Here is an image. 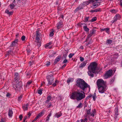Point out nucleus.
I'll list each match as a JSON object with an SVG mask.
<instances>
[{"label": "nucleus", "mask_w": 122, "mask_h": 122, "mask_svg": "<svg viewBox=\"0 0 122 122\" xmlns=\"http://www.w3.org/2000/svg\"><path fill=\"white\" fill-rule=\"evenodd\" d=\"M51 96L49 95L47 97V100L46 101V103H48L51 100Z\"/></svg>", "instance_id": "obj_24"}, {"label": "nucleus", "mask_w": 122, "mask_h": 122, "mask_svg": "<svg viewBox=\"0 0 122 122\" xmlns=\"http://www.w3.org/2000/svg\"><path fill=\"white\" fill-rule=\"evenodd\" d=\"M99 0H95V1L96 2H95V3L93 4V5L91 6V7L92 9H94L99 5L100 4V2L98 1Z\"/></svg>", "instance_id": "obj_10"}, {"label": "nucleus", "mask_w": 122, "mask_h": 122, "mask_svg": "<svg viewBox=\"0 0 122 122\" xmlns=\"http://www.w3.org/2000/svg\"><path fill=\"white\" fill-rule=\"evenodd\" d=\"M18 42V39H16L15 40L12 42L10 45V46L13 47L15 46L17 44Z\"/></svg>", "instance_id": "obj_13"}, {"label": "nucleus", "mask_w": 122, "mask_h": 122, "mask_svg": "<svg viewBox=\"0 0 122 122\" xmlns=\"http://www.w3.org/2000/svg\"><path fill=\"white\" fill-rule=\"evenodd\" d=\"M43 112H41L37 116L39 118L42 116L43 115Z\"/></svg>", "instance_id": "obj_31"}, {"label": "nucleus", "mask_w": 122, "mask_h": 122, "mask_svg": "<svg viewBox=\"0 0 122 122\" xmlns=\"http://www.w3.org/2000/svg\"><path fill=\"white\" fill-rule=\"evenodd\" d=\"M50 73L51 76L50 75H48L47 76V79L48 81V85H51V84L53 82V75H52V72H51Z\"/></svg>", "instance_id": "obj_5"}, {"label": "nucleus", "mask_w": 122, "mask_h": 122, "mask_svg": "<svg viewBox=\"0 0 122 122\" xmlns=\"http://www.w3.org/2000/svg\"><path fill=\"white\" fill-rule=\"evenodd\" d=\"M90 3L89 2V1H86L85 2H84V4L86 5H88Z\"/></svg>", "instance_id": "obj_51"}, {"label": "nucleus", "mask_w": 122, "mask_h": 122, "mask_svg": "<svg viewBox=\"0 0 122 122\" xmlns=\"http://www.w3.org/2000/svg\"><path fill=\"white\" fill-rule=\"evenodd\" d=\"M115 118H117V116L118 115V108L116 107L115 110Z\"/></svg>", "instance_id": "obj_17"}, {"label": "nucleus", "mask_w": 122, "mask_h": 122, "mask_svg": "<svg viewBox=\"0 0 122 122\" xmlns=\"http://www.w3.org/2000/svg\"><path fill=\"white\" fill-rule=\"evenodd\" d=\"M22 118L23 117L22 115H20L19 116V118H20V120H21L22 119Z\"/></svg>", "instance_id": "obj_55"}, {"label": "nucleus", "mask_w": 122, "mask_h": 122, "mask_svg": "<svg viewBox=\"0 0 122 122\" xmlns=\"http://www.w3.org/2000/svg\"><path fill=\"white\" fill-rule=\"evenodd\" d=\"M38 118H39L37 116L32 121V122L36 121Z\"/></svg>", "instance_id": "obj_50"}, {"label": "nucleus", "mask_w": 122, "mask_h": 122, "mask_svg": "<svg viewBox=\"0 0 122 122\" xmlns=\"http://www.w3.org/2000/svg\"><path fill=\"white\" fill-rule=\"evenodd\" d=\"M42 90L41 89H40L38 91V93L40 95H41L42 93Z\"/></svg>", "instance_id": "obj_43"}, {"label": "nucleus", "mask_w": 122, "mask_h": 122, "mask_svg": "<svg viewBox=\"0 0 122 122\" xmlns=\"http://www.w3.org/2000/svg\"><path fill=\"white\" fill-rule=\"evenodd\" d=\"M60 56H58L55 59L54 62L55 64L56 63L60 60Z\"/></svg>", "instance_id": "obj_23"}, {"label": "nucleus", "mask_w": 122, "mask_h": 122, "mask_svg": "<svg viewBox=\"0 0 122 122\" xmlns=\"http://www.w3.org/2000/svg\"><path fill=\"white\" fill-rule=\"evenodd\" d=\"M110 11L112 13H116V12H117V10H116L115 9H113L112 10H110Z\"/></svg>", "instance_id": "obj_34"}, {"label": "nucleus", "mask_w": 122, "mask_h": 122, "mask_svg": "<svg viewBox=\"0 0 122 122\" xmlns=\"http://www.w3.org/2000/svg\"><path fill=\"white\" fill-rule=\"evenodd\" d=\"M83 28L85 31L87 32L89 31V29L86 26H84Z\"/></svg>", "instance_id": "obj_30"}, {"label": "nucleus", "mask_w": 122, "mask_h": 122, "mask_svg": "<svg viewBox=\"0 0 122 122\" xmlns=\"http://www.w3.org/2000/svg\"><path fill=\"white\" fill-rule=\"evenodd\" d=\"M13 12H9V13L8 14L9 15H11L12 14Z\"/></svg>", "instance_id": "obj_62"}, {"label": "nucleus", "mask_w": 122, "mask_h": 122, "mask_svg": "<svg viewBox=\"0 0 122 122\" xmlns=\"http://www.w3.org/2000/svg\"><path fill=\"white\" fill-rule=\"evenodd\" d=\"M32 81H29L28 82L26 85V87L28 86L29 85L32 83Z\"/></svg>", "instance_id": "obj_38"}, {"label": "nucleus", "mask_w": 122, "mask_h": 122, "mask_svg": "<svg viewBox=\"0 0 122 122\" xmlns=\"http://www.w3.org/2000/svg\"><path fill=\"white\" fill-rule=\"evenodd\" d=\"M9 12L8 10H6L5 11V12L8 14L9 13Z\"/></svg>", "instance_id": "obj_61"}, {"label": "nucleus", "mask_w": 122, "mask_h": 122, "mask_svg": "<svg viewBox=\"0 0 122 122\" xmlns=\"http://www.w3.org/2000/svg\"><path fill=\"white\" fill-rule=\"evenodd\" d=\"M62 115V114L61 112H59L56 113L55 114V116L57 118H59L61 117Z\"/></svg>", "instance_id": "obj_26"}, {"label": "nucleus", "mask_w": 122, "mask_h": 122, "mask_svg": "<svg viewBox=\"0 0 122 122\" xmlns=\"http://www.w3.org/2000/svg\"><path fill=\"white\" fill-rule=\"evenodd\" d=\"M96 30L94 29H93L90 31V34L88 35L87 38H89L91 37L93 35L96 33Z\"/></svg>", "instance_id": "obj_11"}, {"label": "nucleus", "mask_w": 122, "mask_h": 122, "mask_svg": "<svg viewBox=\"0 0 122 122\" xmlns=\"http://www.w3.org/2000/svg\"><path fill=\"white\" fill-rule=\"evenodd\" d=\"M89 2H94L95 1V0H89Z\"/></svg>", "instance_id": "obj_57"}, {"label": "nucleus", "mask_w": 122, "mask_h": 122, "mask_svg": "<svg viewBox=\"0 0 122 122\" xmlns=\"http://www.w3.org/2000/svg\"><path fill=\"white\" fill-rule=\"evenodd\" d=\"M15 77H16L18 76V73H16L15 74Z\"/></svg>", "instance_id": "obj_59"}, {"label": "nucleus", "mask_w": 122, "mask_h": 122, "mask_svg": "<svg viewBox=\"0 0 122 122\" xmlns=\"http://www.w3.org/2000/svg\"><path fill=\"white\" fill-rule=\"evenodd\" d=\"M74 55V54L70 53L68 56V57L70 58H71Z\"/></svg>", "instance_id": "obj_45"}, {"label": "nucleus", "mask_w": 122, "mask_h": 122, "mask_svg": "<svg viewBox=\"0 0 122 122\" xmlns=\"http://www.w3.org/2000/svg\"><path fill=\"white\" fill-rule=\"evenodd\" d=\"M20 35L19 33L17 34L16 35V38H18L19 37Z\"/></svg>", "instance_id": "obj_54"}, {"label": "nucleus", "mask_w": 122, "mask_h": 122, "mask_svg": "<svg viewBox=\"0 0 122 122\" xmlns=\"http://www.w3.org/2000/svg\"><path fill=\"white\" fill-rule=\"evenodd\" d=\"M46 104H48L47 105H46V107L47 108H50L51 107H52V105L51 104V103L48 104V103H46Z\"/></svg>", "instance_id": "obj_29"}, {"label": "nucleus", "mask_w": 122, "mask_h": 122, "mask_svg": "<svg viewBox=\"0 0 122 122\" xmlns=\"http://www.w3.org/2000/svg\"><path fill=\"white\" fill-rule=\"evenodd\" d=\"M58 82V81L56 80L55 81V82L53 84H52V85L53 86H55L56 85V84Z\"/></svg>", "instance_id": "obj_39"}, {"label": "nucleus", "mask_w": 122, "mask_h": 122, "mask_svg": "<svg viewBox=\"0 0 122 122\" xmlns=\"http://www.w3.org/2000/svg\"><path fill=\"white\" fill-rule=\"evenodd\" d=\"M112 41L110 40H108L107 41V42L108 44H110L112 43Z\"/></svg>", "instance_id": "obj_46"}, {"label": "nucleus", "mask_w": 122, "mask_h": 122, "mask_svg": "<svg viewBox=\"0 0 122 122\" xmlns=\"http://www.w3.org/2000/svg\"><path fill=\"white\" fill-rule=\"evenodd\" d=\"M76 85L83 90L87 87H89V86L82 79H78L76 81Z\"/></svg>", "instance_id": "obj_2"}, {"label": "nucleus", "mask_w": 122, "mask_h": 122, "mask_svg": "<svg viewBox=\"0 0 122 122\" xmlns=\"http://www.w3.org/2000/svg\"><path fill=\"white\" fill-rule=\"evenodd\" d=\"M36 40H38L39 39H40V37L41 34L39 30H37L36 31Z\"/></svg>", "instance_id": "obj_15"}, {"label": "nucleus", "mask_w": 122, "mask_h": 122, "mask_svg": "<svg viewBox=\"0 0 122 122\" xmlns=\"http://www.w3.org/2000/svg\"><path fill=\"white\" fill-rule=\"evenodd\" d=\"M120 5L122 7V0L120 1Z\"/></svg>", "instance_id": "obj_64"}, {"label": "nucleus", "mask_w": 122, "mask_h": 122, "mask_svg": "<svg viewBox=\"0 0 122 122\" xmlns=\"http://www.w3.org/2000/svg\"><path fill=\"white\" fill-rule=\"evenodd\" d=\"M66 66V65L65 64L62 66V68H64V67H65Z\"/></svg>", "instance_id": "obj_63"}, {"label": "nucleus", "mask_w": 122, "mask_h": 122, "mask_svg": "<svg viewBox=\"0 0 122 122\" xmlns=\"http://www.w3.org/2000/svg\"><path fill=\"white\" fill-rule=\"evenodd\" d=\"M22 95H21L18 97V100L20 102L21 101V99L22 97Z\"/></svg>", "instance_id": "obj_37"}, {"label": "nucleus", "mask_w": 122, "mask_h": 122, "mask_svg": "<svg viewBox=\"0 0 122 122\" xmlns=\"http://www.w3.org/2000/svg\"><path fill=\"white\" fill-rule=\"evenodd\" d=\"M89 18V17H84V21L85 22H87L88 21Z\"/></svg>", "instance_id": "obj_36"}, {"label": "nucleus", "mask_w": 122, "mask_h": 122, "mask_svg": "<svg viewBox=\"0 0 122 122\" xmlns=\"http://www.w3.org/2000/svg\"><path fill=\"white\" fill-rule=\"evenodd\" d=\"M109 28H105L104 29H102L101 30L102 31L106 30V32L107 33H108L109 32Z\"/></svg>", "instance_id": "obj_33"}, {"label": "nucleus", "mask_w": 122, "mask_h": 122, "mask_svg": "<svg viewBox=\"0 0 122 122\" xmlns=\"http://www.w3.org/2000/svg\"><path fill=\"white\" fill-rule=\"evenodd\" d=\"M97 85L98 87L106 86V83L102 79H98L97 81Z\"/></svg>", "instance_id": "obj_4"}, {"label": "nucleus", "mask_w": 122, "mask_h": 122, "mask_svg": "<svg viewBox=\"0 0 122 122\" xmlns=\"http://www.w3.org/2000/svg\"><path fill=\"white\" fill-rule=\"evenodd\" d=\"M87 61L86 60L82 62L80 64L79 67L81 68H83L84 67L87 63Z\"/></svg>", "instance_id": "obj_18"}, {"label": "nucleus", "mask_w": 122, "mask_h": 122, "mask_svg": "<svg viewBox=\"0 0 122 122\" xmlns=\"http://www.w3.org/2000/svg\"><path fill=\"white\" fill-rule=\"evenodd\" d=\"M98 88L99 92L100 93H103L106 91L107 86H106L100 87H98Z\"/></svg>", "instance_id": "obj_7"}, {"label": "nucleus", "mask_w": 122, "mask_h": 122, "mask_svg": "<svg viewBox=\"0 0 122 122\" xmlns=\"http://www.w3.org/2000/svg\"><path fill=\"white\" fill-rule=\"evenodd\" d=\"M96 113L95 110V109L93 110L92 112L91 113V116L94 117V116L95 114Z\"/></svg>", "instance_id": "obj_28"}, {"label": "nucleus", "mask_w": 122, "mask_h": 122, "mask_svg": "<svg viewBox=\"0 0 122 122\" xmlns=\"http://www.w3.org/2000/svg\"><path fill=\"white\" fill-rule=\"evenodd\" d=\"M88 70L89 71L88 72V75L92 77H93L94 76L93 73H95V71L93 72L92 70Z\"/></svg>", "instance_id": "obj_12"}, {"label": "nucleus", "mask_w": 122, "mask_h": 122, "mask_svg": "<svg viewBox=\"0 0 122 122\" xmlns=\"http://www.w3.org/2000/svg\"><path fill=\"white\" fill-rule=\"evenodd\" d=\"M28 107L29 105L28 104H27L23 106L22 107L24 111H26L27 110Z\"/></svg>", "instance_id": "obj_19"}, {"label": "nucleus", "mask_w": 122, "mask_h": 122, "mask_svg": "<svg viewBox=\"0 0 122 122\" xmlns=\"http://www.w3.org/2000/svg\"><path fill=\"white\" fill-rule=\"evenodd\" d=\"M81 8L80 7H77L76 9L75 12H76L78 11L79 10H81Z\"/></svg>", "instance_id": "obj_41"}, {"label": "nucleus", "mask_w": 122, "mask_h": 122, "mask_svg": "<svg viewBox=\"0 0 122 122\" xmlns=\"http://www.w3.org/2000/svg\"><path fill=\"white\" fill-rule=\"evenodd\" d=\"M31 115V113L30 112H29L27 114V116H26L27 117V118L28 119L29 118L30 116Z\"/></svg>", "instance_id": "obj_49"}, {"label": "nucleus", "mask_w": 122, "mask_h": 122, "mask_svg": "<svg viewBox=\"0 0 122 122\" xmlns=\"http://www.w3.org/2000/svg\"><path fill=\"white\" fill-rule=\"evenodd\" d=\"M73 81V79L69 78L67 81V82L69 84L70 82H72Z\"/></svg>", "instance_id": "obj_25"}, {"label": "nucleus", "mask_w": 122, "mask_h": 122, "mask_svg": "<svg viewBox=\"0 0 122 122\" xmlns=\"http://www.w3.org/2000/svg\"><path fill=\"white\" fill-rule=\"evenodd\" d=\"M112 70H109L104 75V77L105 79H107L112 74Z\"/></svg>", "instance_id": "obj_8"}, {"label": "nucleus", "mask_w": 122, "mask_h": 122, "mask_svg": "<svg viewBox=\"0 0 122 122\" xmlns=\"http://www.w3.org/2000/svg\"><path fill=\"white\" fill-rule=\"evenodd\" d=\"M10 6L11 9H13L15 5L14 4H12L10 5Z\"/></svg>", "instance_id": "obj_42"}, {"label": "nucleus", "mask_w": 122, "mask_h": 122, "mask_svg": "<svg viewBox=\"0 0 122 122\" xmlns=\"http://www.w3.org/2000/svg\"><path fill=\"white\" fill-rule=\"evenodd\" d=\"M82 104L81 102H80L77 107V108H81L82 107Z\"/></svg>", "instance_id": "obj_35"}, {"label": "nucleus", "mask_w": 122, "mask_h": 122, "mask_svg": "<svg viewBox=\"0 0 122 122\" xmlns=\"http://www.w3.org/2000/svg\"><path fill=\"white\" fill-rule=\"evenodd\" d=\"M121 18V16L119 14H116L113 20H112L111 22L112 23L116 21L117 20L120 19Z\"/></svg>", "instance_id": "obj_9"}, {"label": "nucleus", "mask_w": 122, "mask_h": 122, "mask_svg": "<svg viewBox=\"0 0 122 122\" xmlns=\"http://www.w3.org/2000/svg\"><path fill=\"white\" fill-rule=\"evenodd\" d=\"M18 3H20L22 2V3H23L24 1V0H16Z\"/></svg>", "instance_id": "obj_47"}, {"label": "nucleus", "mask_w": 122, "mask_h": 122, "mask_svg": "<svg viewBox=\"0 0 122 122\" xmlns=\"http://www.w3.org/2000/svg\"><path fill=\"white\" fill-rule=\"evenodd\" d=\"M50 120V118L48 117V116L47 117L46 119V121H49Z\"/></svg>", "instance_id": "obj_60"}, {"label": "nucleus", "mask_w": 122, "mask_h": 122, "mask_svg": "<svg viewBox=\"0 0 122 122\" xmlns=\"http://www.w3.org/2000/svg\"><path fill=\"white\" fill-rule=\"evenodd\" d=\"M90 11L91 12H97L101 11V10L100 8H98L97 9L94 10H91Z\"/></svg>", "instance_id": "obj_22"}, {"label": "nucleus", "mask_w": 122, "mask_h": 122, "mask_svg": "<svg viewBox=\"0 0 122 122\" xmlns=\"http://www.w3.org/2000/svg\"><path fill=\"white\" fill-rule=\"evenodd\" d=\"M13 112L10 109H9L8 112V115L10 117H11L12 115Z\"/></svg>", "instance_id": "obj_21"}, {"label": "nucleus", "mask_w": 122, "mask_h": 122, "mask_svg": "<svg viewBox=\"0 0 122 122\" xmlns=\"http://www.w3.org/2000/svg\"><path fill=\"white\" fill-rule=\"evenodd\" d=\"M97 19V18L96 17H94L93 18L92 20H91V21L93 22L95 21Z\"/></svg>", "instance_id": "obj_40"}, {"label": "nucleus", "mask_w": 122, "mask_h": 122, "mask_svg": "<svg viewBox=\"0 0 122 122\" xmlns=\"http://www.w3.org/2000/svg\"><path fill=\"white\" fill-rule=\"evenodd\" d=\"M25 36H22L21 39L22 41H24L25 40Z\"/></svg>", "instance_id": "obj_48"}, {"label": "nucleus", "mask_w": 122, "mask_h": 122, "mask_svg": "<svg viewBox=\"0 0 122 122\" xmlns=\"http://www.w3.org/2000/svg\"><path fill=\"white\" fill-rule=\"evenodd\" d=\"M91 111V109H89V110H86V115H87H87H89L90 116H91V113L90 112Z\"/></svg>", "instance_id": "obj_27"}, {"label": "nucleus", "mask_w": 122, "mask_h": 122, "mask_svg": "<svg viewBox=\"0 0 122 122\" xmlns=\"http://www.w3.org/2000/svg\"><path fill=\"white\" fill-rule=\"evenodd\" d=\"M67 60L66 59H65L64 61H63V63H66L67 62Z\"/></svg>", "instance_id": "obj_58"}, {"label": "nucleus", "mask_w": 122, "mask_h": 122, "mask_svg": "<svg viewBox=\"0 0 122 122\" xmlns=\"http://www.w3.org/2000/svg\"><path fill=\"white\" fill-rule=\"evenodd\" d=\"M84 117H85V118L84 120H83V122H87V119L86 117L87 116L86 115H84Z\"/></svg>", "instance_id": "obj_32"}, {"label": "nucleus", "mask_w": 122, "mask_h": 122, "mask_svg": "<svg viewBox=\"0 0 122 122\" xmlns=\"http://www.w3.org/2000/svg\"><path fill=\"white\" fill-rule=\"evenodd\" d=\"M27 117L26 116L25 117H24V119H23V122H25L26 119H27Z\"/></svg>", "instance_id": "obj_56"}, {"label": "nucleus", "mask_w": 122, "mask_h": 122, "mask_svg": "<svg viewBox=\"0 0 122 122\" xmlns=\"http://www.w3.org/2000/svg\"><path fill=\"white\" fill-rule=\"evenodd\" d=\"M85 97V93L83 91L78 90L76 92L73 93L70 98L71 99H76L77 101H79L84 98Z\"/></svg>", "instance_id": "obj_1"}, {"label": "nucleus", "mask_w": 122, "mask_h": 122, "mask_svg": "<svg viewBox=\"0 0 122 122\" xmlns=\"http://www.w3.org/2000/svg\"><path fill=\"white\" fill-rule=\"evenodd\" d=\"M63 26V23L61 21L58 22L57 24V27L58 29H59Z\"/></svg>", "instance_id": "obj_14"}, {"label": "nucleus", "mask_w": 122, "mask_h": 122, "mask_svg": "<svg viewBox=\"0 0 122 122\" xmlns=\"http://www.w3.org/2000/svg\"><path fill=\"white\" fill-rule=\"evenodd\" d=\"M80 61H83L84 60V58L82 57H80Z\"/></svg>", "instance_id": "obj_52"}, {"label": "nucleus", "mask_w": 122, "mask_h": 122, "mask_svg": "<svg viewBox=\"0 0 122 122\" xmlns=\"http://www.w3.org/2000/svg\"><path fill=\"white\" fill-rule=\"evenodd\" d=\"M97 64L95 62L91 63L88 67V69L92 70L93 72L95 71L97 67Z\"/></svg>", "instance_id": "obj_3"}, {"label": "nucleus", "mask_w": 122, "mask_h": 122, "mask_svg": "<svg viewBox=\"0 0 122 122\" xmlns=\"http://www.w3.org/2000/svg\"><path fill=\"white\" fill-rule=\"evenodd\" d=\"M35 42L37 43V45L38 47H40L41 45L40 41V39H39L38 40H36Z\"/></svg>", "instance_id": "obj_20"}, {"label": "nucleus", "mask_w": 122, "mask_h": 122, "mask_svg": "<svg viewBox=\"0 0 122 122\" xmlns=\"http://www.w3.org/2000/svg\"><path fill=\"white\" fill-rule=\"evenodd\" d=\"M52 43L51 42H50L46 44L45 46V47L47 49H50L52 47V46H51Z\"/></svg>", "instance_id": "obj_16"}, {"label": "nucleus", "mask_w": 122, "mask_h": 122, "mask_svg": "<svg viewBox=\"0 0 122 122\" xmlns=\"http://www.w3.org/2000/svg\"><path fill=\"white\" fill-rule=\"evenodd\" d=\"M54 30H53L50 32L49 35L50 36H53L54 35Z\"/></svg>", "instance_id": "obj_44"}, {"label": "nucleus", "mask_w": 122, "mask_h": 122, "mask_svg": "<svg viewBox=\"0 0 122 122\" xmlns=\"http://www.w3.org/2000/svg\"><path fill=\"white\" fill-rule=\"evenodd\" d=\"M22 83L20 82L17 81L16 84L13 85L14 87L16 90H20L21 88Z\"/></svg>", "instance_id": "obj_6"}, {"label": "nucleus", "mask_w": 122, "mask_h": 122, "mask_svg": "<svg viewBox=\"0 0 122 122\" xmlns=\"http://www.w3.org/2000/svg\"><path fill=\"white\" fill-rule=\"evenodd\" d=\"M50 64V62L49 61H47L46 62V65L47 66H48Z\"/></svg>", "instance_id": "obj_53"}]
</instances>
